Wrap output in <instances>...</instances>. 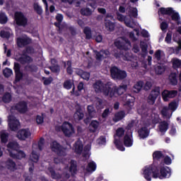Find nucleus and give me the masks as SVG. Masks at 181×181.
Instances as JSON below:
<instances>
[{"mask_svg": "<svg viewBox=\"0 0 181 181\" xmlns=\"http://www.w3.org/2000/svg\"><path fill=\"white\" fill-rule=\"evenodd\" d=\"M93 87L96 93H103V95L110 97V98H117V97L122 95L128 89V85L127 84L122 83L119 86H117L110 83L105 84L101 81H96Z\"/></svg>", "mask_w": 181, "mask_h": 181, "instance_id": "1", "label": "nucleus"}, {"mask_svg": "<svg viewBox=\"0 0 181 181\" xmlns=\"http://www.w3.org/2000/svg\"><path fill=\"white\" fill-rule=\"evenodd\" d=\"M144 177L147 181L153 179H169L172 176V170L168 166H163L153 163L149 166H146L143 172Z\"/></svg>", "mask_w": 181, "mask_h": 181, "instance_id": "2", "label": "nucleus"}, {"mask_svg": "<svg viewBox=\"0 0 181 181\" xmlns=\"http://www.w3.org/2000/svg\"><path fill=\"white\" fill-rule=\"evenodd\" d=\"M110 77L113 80H118L119 81L124 80V78H127L128 76L126 71L118 68L117 66H112L110 67Z\"/></svg>", "mask_w": 181, "mask_h": 181, "instance_id": "3", "label": "nucleus"}, {"mask_svg": "<svg viewBox=\"0 0 181 181\" xmlns=\"http://www.w3.org/2000/svg\"><path fill=\"white\" fill-rule=\"evenodd\" d=\"M62 131L66 138H71L74 134H76V130L73 124L69 122H64L62 126Z\"/></svg>", "mask_w": 181, "mask_h": 181, "instance_id": "4", "label": "nucleus"}, {"mask_svg": "<svg viewBox=\"0 0 181 181\" xmlns=\"http://www.w3.org/2000/svg\"><path fill=\"white\" fill-rule=\"evenodd\" d=\"M51 149L52 152H54V153L58 156H66L67 155V153H66V148L56 141L52 143Z\"/></svg>", "mask_w": 181, "mask_h": 181, "instance_id": "5", "label": "nucleus"}, {"mask_svg": "<svg viewBox=\"0 0 181 181\" xmlns=\"http://www.w3.org/2000/svg\"><path fill=\"white\" fill-rule=\"evenodd\" d=\"M160 95V87L156 86L150 93L147 98V103L150 104V105H153L155 104V101H156V98L159 97Z\"/></svg>", "mask_w": 181, "mask_h": 181, "instance_id": "6", "label": "nucleus"}, {"mask_svg": "<svg viewBox=\"0 0 181 181\" xmlns=\"http://www.w3.org/2000/svg\"><path fill=\"white\" fill-rule=\"evenodd\" d=\"M14 20L18 26L25 28V26L28 25V18L22 12H16L14 14Z\"/></svg>", "mask_w": 181, "mask_h": 181, "instance_id": "7", "label": "nucleus"}, {"mask_svg": "<svg viewBox=\"0 0 181 181\" xmlns=\"http://www.w3.org/2000/svg\"><path fill=\"white\" fill-rule=\"evenodd\" d=\"M8 127L11 131H18V129H19L21 123L19 122V120L15 117V116H8Z\"/></svg>", "mask_w": 181, "mask_h": 181, "instance_id": "8", "label": "nucleus"}, {"mask_svg": "<svg viewBox=\"0 0 181 181\" xmlns=\"http://www.w3.org/2000/svg\"><path fill=\"white\" fill-rule=\"evenodd\" d=\"M162 98L163 101L165 103L169 101V98H175L176 95H177V90H164L162 93Z\"/></svg>", "mask_w": 181, "mask_h": 181, "instance_id": "9", "label": "nucleus"}, {"mask_svg": "<svg viewBox=\"0 0 181 181\" xmlns=\"http://www.w3.org/2000/svg\"><path fill=\"white\" fill-rule=\"evenodd\" d=\"M14 110L20 114H25V112H28V103L25 100L18 102L14 106Z\"/></svg>", "mask_w": 181, "mask_h": 181, "instance_id": "10", "label": "nucleus"}, {"mask_svg": "<svg viewBox=\"0 0 181 181\" xmlns=\"http://www.w3.org/2000/svg\"><path fill=\"white\" fill-rule=\"evenodd\" d=\"M48 69L57 76L60 74V65L56 59H51V66Z\"/></svg>", "mask_w": 181, "mask_h": 181, "instance_id": "11", "label": "nucleus"}, {"mask_svg": "<svg viewBox=\"0 0 181 181\" xmlns=\"http://www.w3.org/2000/svg\"><path fill=\"white\" fill-rule=\"evenodd\" d=\"M16 136L20 141H25L30 136V132L29 129H21L17 132Z\"/></svg>", "mask_w": 181, "mask_h": 181, "instance_id": "12", "label": "nucleus"}, {"mask_svg": "<svg viewBox=\"0 0 181 181\" xmlns=\"http://www.w3.org/2000/svg\"><path fill=\"white\" fill-rule=\"evenodd\" d=\"M9 155L11 158H13V159L21 160V159H23V158H26V153H25V151L19 149L15 153L9 150Z\"/></svg>", "mask_w": 181, "mask_h": 181, "instance_id": "13", "label": "nucleus"}, {"mask_svg": "<svg viewBox=\"0 0 181 181\" xmlns=\"http://www.w3.org/2000/svg\"><path fill=\"white\" fill-rule=\"evenodd\" d=\"M18 62L21 63V64H29L33 62L32 57L26 54L23 55V52H22L21 56L18 58Z\"/></svg>", "mask_w": 181, "mask_h": 181, "instance_id": "14", "label": "nucleus"}, {"mask_svg": "<svg viewBox=\"0 0 181 181\" xmlns=\"http://www.w3.org/2000/svg\"><path fill=\"white\" fill-rule=\"evenodd\" d=\"M123 144L126 148H131L134 145L132 134H126L123 138Z\"/></svg>", "mask_w": 181, "mask_h": 181, "instance_id": "15", "label": "nucleus"}, {"mask_svg": "<svg viewBox=\"0 0 181 181\" xmlns=\"http://www.w3.org/2000/svg\"><path fill=\"white\" fill-rule=\"evenodd\" d=\"M150 133L151 131H149V129L146 127H143L138 130L139 136L141 139H145V138H148Z\"/></svg>", "mask_w": 181, "mask_h": 181, "instance_id": "16", "label": "nucleus"}, {"mask_svg": "<svg viewBox=\"0 0 181 181\" xmlns=\"http://www.w3.org/2000/svg\"><path fill=\"white\" fill-rule=\"evenodd\" d=\"M7 148L8 149V152L11 151V152L15 153L16 151H19V143L16 141H9L7 144Z\"/></svg>", "mask_w": 181, "mask_h": 181, "instance_id": "17", "label": "nucleus"}, {"mask_svg": "<svg viewBox=\"0 0 181 181\" xmlns=\"http://www.w3.org/2000/svg\"><path fill=\"white\" fill-rule=\"evenodd\" d=\"M28 45H30V39L23 37L17 38L18 47H25V46H28Z\"/></svg>", "mask_w": 181, "mask_h": 181, "instance_id": "18", "label": "nucleus"}, {"mask_svg": "<svg viewBox=\"0 0 181 181\" xmlns=\"http://www.w3.org/2000/svg\"><path fill=\"white\" fill-rule=\"evenodd\" d=\"M175 10H173V8L172 7H161L158 10V13H161L162 15H168V16H170L172 13H174Z\"/></svg>", "mask_w": 181, "mask_h": 181, "instance_id": "19", "label": "nucleus"}, {"mask_svg": "<svg viewBox=\"0 0 181 181\" xmlns=\"http://www.w3.org/2000/svg\"><path fill=\"white\" fill-rule=\"evenodd\" d=\"M76 73L77 76H79L83 80H86V81H88V80H90V73L84 71L83 69H77L76 71Z\"/></svg>", "mask_w": 181, "mask_h": 181, "instance_id": "20", "label": "nucleus"}, {"mask_svg": "<svg viewBox=\"0 0 181 181\" xmlns=\"http://www.w3.org/2000/svg\"><path fill=\"white\" fill-rule=\"evenodd\" d=\"M74 118L76 121H81L84 118V113L81 107H78L76 110L75 113L74 114Z\"/></svg>", "mask_w": 181, "mask_h": 181, "instance_id": "21", "label": "nucleus"}, {"mask_svg": "<svg viewBox=\"0 0 181 181\" xmlns=\"http://www.w3.org/2000/svg\"><path fill=\"white\" fill-rule=\"evenodd\" d=\"M69 172L74 176V175H77V161L74 160H71Z\"/></svg>", "mask_w": 181, "mask_h": 181, "instance_id": "22", "label": "nucleus"}, {"mask_svg": "<svg viewBox=\"0 0 181 181\" xmlns=\"http://www.w3.org/2000/svg\"><path fill=\"white\" fill-rule=\"evenodd\" d=\"M6 166V168L8 169V170H11V172H15V170H16V163L13 161L11 158L7 160Z\"/></svg>", "mask_w": 181, "mask_h": 181, "instance_id": "23", "label": "nucleus"}, {"mask_svg": "<svg viewBox=\"0 0 181 181\" xmlns=\"http://www.w3.org/2000/svg\"><path fill=\"white\" fill-rule=\"evenodd\" d=\"M75 148V153L77 155H81V153L83 152V143L81 141H76L74 144Z\"/></svg>", "mask_w": 181, "mask_h": 181, "instance_id": "24", "label": "nucleus"}, {"mask_svg": "<svg viewBox=\"0 0 181 181\" xmlns=\"http://www.w3.org/2000/svg\"><path fill=\"white\" fill-rule=\"evenodd\" d=\"M105 29L109 32H112L115 29V24L110 20L105 19Z\"/></svg>", "mask_w": 181, "mask_h": 181, "instance_id": "25", "label": "nucleus"}, {"mask_svg": "<svg viewBox=\"0 0 181 181\" xmlns=\"http://www.w3.org/2000/svg\"><path fill=\"white\" fill-rule=\"evenodd\" d=\"M158 129L160 132L165 133L168 129H169V124L166 121H163L158 126Z\"/></svg>", "mask_w": 181, "mask_h": 181, "instance_id": "26", "label": "nucleus"}, {"mask_svg": "<svg viewBox=\"0 0 181 181\" xmlns=\"http://www.w3.org/2000/svg\"><path fill=\"white\" fill-rule=\"evenodd\" d=\"M125 118V111L122 110L118 112L115 115V122H118V121H121V119H124Z\"/></svg>", "mask_w": 181, "mask_h": 181, "instance_id": "27", "label": "nucleus"}, {"mask_svg": "<svg viewBox=\"0 0 181 181\" xmlns=\"http://www.w3.org/2000/svg\"><path fill=\"white\" fill-rule=\"evenodd\" d=\"M169 81L172 86H177V74L171 73L169 76Z\"/></svg>", "mask_w": 181, "mask_h": 181, "instance_id": "28", "label": "nucleus"}, {"mask_svg": "<svg viewBox=\"0 0 181 181\" xmlns=\"http://www.w3.org/2000/svg\"><path fill=\"white\" fill-rule=\"evenodd\" d=\"M114 144L119 151H122V152H124L125 151V147H124V144L121 141V140L118 139H115Z\"/></svg>", "mask_w": 181, "mask_h": 181, "instance_id": "29", "label": "nucleus"}, {"mask_svg": "<svg viewBox=\"0 0 181 181\" xmlns=\"http://www.w3.org/2000/svg\"><path fill=\"white\" fill-rule=\"evenodd\" d=\"M144 81H139L138 82H136V83L134 86V93H139V91H141V90H142V88L144 87Z\"/></svg>", "mask_w": 181, "mask_h": 181, "instance_id": "30", "label": "nucleus"}, {"mask_svg": "<svg viewBox=\"0 0 181 181\" xmlns=\"http://www.w3.org/2000/svg\"><path fill=\"white\" fill-rule=\"evenodd\" d=\"M74 86V82L71 79L66 80L63 83V87L65 90H71L72 87Z\"/></svg>", "mask_w": 181, "mask_h": 181, "instance_id": "31", "label": "nucleus"}, {"mask_svg": "<svg viewBox=\"0 0 181 181\" xmlns=\"http://www.w3.org/2000/svg\"><path fill=\"white\" fill-rule=\"evenodd\" d=\"M165 158V156H163V153L162 151H155L153 153V159L154 160H159L160 159H163Z\"/></svg>", "mask_w": 181, "mask_h": 181, "instance_id": "32", "label": "nucleus"}, {"mask_svg": "<svg viewBox=\"0 0 181 181\" xmlns=\"http://www.w3.org/2000/svg\"><path fill=\"white\" fill-rule=\"evenodd\" d=\"M80 12L83 16H91L93 15V11L90 8H83Z\"/></svg>", "mask_w": 181, "mask_h": 181, "instance_id": "33", "label": "nucleus"}, {"mask_svg": "<svg viewBox=\"0 0 181 181\" xmlns=\"http://www.w3.org/2000/svg\"><path fill=\"white\" fill-rule=\"evenodd\" d=\"M170 16H171L172 21L177 22V25H181L180 15H179V13L175 12V11H174V13H173Z\"/></svg>", "mask_w": 181, "mask_h": 181, "instance_id": "34", "label": "nucleus"}, {"mask_svg": "<svg viewBox=\"0 0 181 181\" xmlns=\"http://www.w3.org/2000/svg\"><path fill=\"white\" fill-rule=\"evenodd\" d=\"M83 33L86 35V39L90 40L93 37V34L91 33V28L90 27H85L83 29Z\"/></svg>", "mask_w": 181, "mask_h": 181, "instance_id": "35", "label": "nucleus"}, {"mask_svg": "<svg viewBox=\"0 0 181 181\" xmlns=\"http://www.w3.org/2000/svg\"><path fill=\"white\" fill-rule=\"evenodd\" d=\"M95 169H97V164L94 161L88 163L86 167L87 172H95Z\"/></svg>", "mask_w": 181, "mask_h": 181, "instance_id": "36", "label": "nucleus"}, {"mask_svg": "<svg viewBox=\"0 0 181 181\" xmlns=\"http://www.w3.org/2000/svg\"><path fill=\"white\" fill-rule=\"evenodd\" d=\"M33 9L37 15L40 16L43 13V9H42V6H40L38 3L33 4Z\"/></svg>", "mask_w": 181, "mask_h": 181, "instance_id": "37", "label": "nucleus"}, {"mask_svg": "<svg viewBox=\"0 0 181 181\" xmlns=\"http://www.w3.org/2000/svg\"><path fill=\"white\" fill-rule=\"evenodd\" d=\"M49 173H51V177L52 179H62V175L59 173H56V171H54V169L53 168H49Z\"/></svg>", "mask_w": 181, "mask_h": 181, "instance_id": "38", "label": "nucleus"}, {"mask_svg": "<svg viewBox=\"0 0 181 181\" xmlns=\"http://www.w3.org/2000/svg\"><path fill=\"white\" fill-rule=\"evenodd\" d=\"M2 101L6 104L8 103H11V101H12V95H11V93H6L2 97Z\"/></svg>", "mask_w": 181, "mask_h": 181, "instance_id": "39", "label": "nucleus"}, {"mask_svg": "<svg viewBox=\"0 0 181 181\" xmlns=\"http://www.w3.org/2000/svg\"><path fill=\"white\" fill-rule=\"evenodd\" d=\"M31 155V160H33V162H35V163H37V162H39V154H37V152H36V151L35 150H33Z\"/></svg>", "mask_w": 181, "mask_h": 181, "instance_id": "40", "label": "nucleus"}, {"mask_svg": "<svg viewBox=\"0 0 181 181\" xmlns=\"http://www.w3.org/2000/svg\"><path fill=\"white\" fill-rule=\"evenodd\" d=\"M22 53L23 56H25V54H33V53H35V49L30 46H28L24 50H23Z\"/></svg>", "mask_w": 181, "mask_h": 181, "instance_id": "41", "label": "nucleus"}, {"mask_svg": "<svg viewBox=\"0 0 181 181\" xmlns=\"http://www.w3.org/2000/svg\"><path fill=\"white\" fill-rule=\"evenodd\" d=\"M124 135H125V129H124L123 127L117 128L116 130V136H117V138H122Z\"/></svg>", "mask_w": 181, "mask_h": 181, "instance_id": "42", "label": "nucleus"}, {"mask_svg": "<svg viewBox=\"0 0 181 181\" xmlns=\"http://www.w3.org/2000/svg\"><path fill=\"white\" fill-rule=\"evenodd\" d=\"M8 138H9L8 133H1L0 135L1 144H6L8 142Z\"/></svg>", "mask_w": 181, "mask_h": 181, "instance_id": "43", "label": "nucleus"}, {"mask_svg": "<svg viewBox=\"0 0 181 181\" xmlns=\"http://www.w3.org/2000/svg\"><path fill=\"white\" fill-rule=\"evenodd\" d=\"M6 22H8L6 14L4 12L0 13V23H1V25H5Z\"/></svg>", "mask_w": 181, "mask_h": 181, "instance_id": "44", "label": "nucleus"}, {"mask_svg": "<svg viewBox=\"0 0 181 181\" xmlns=\"http://www.w3.org/2000/svg\"><path fill=\"white\" fill-rule=\"evenodd\" d=\"M139 112H141V115L148 117V115H149V108L145 106H141V109L139 110Z\"/></svg>", "mask_w": 181, "mask_h": 181, "instance_id": "45", "label": "nucleus"}, {"mask_svg": "<svg viewBox=\"0 0 181 181\" xmlns=\"http://www.w3.org/2000/svg\"><path fill=\"white\" fill-rule=\"evenodd\" d=\"M3 74H4V77H6V78L11 77L13 74L12 69H11L9 68H6L3 71Z\"/></svg>", "mask_w": 181, "mask_h": 181, "instance_id": "46", "label": "nucleus"}, {"mask_svg": "<svg viewBox=\"0 0 181 181\" xmlns=\"http://www.w3.org/2000/svg\"><path fill=\"white\" fill-rule=\"evenodd\" d=\"M0 36L3 39H9L11 37V33L9 31L2 30L0 32Z\"/></svg>", "mask_w": 181, "mask_h": 181, "instance_id": "47", "label": "nucleus"}, {"mask_svg": "<svg viewBox=\"0 0 181 181\" xmlns=\"http://www.w3.org/2000/svg\"><path fill=\"white\" fill-rule=\"evenodd\" d=\"M124 106L128 107L129 110H132V107H134V99H128L124 103Z\"/></svg>", "mask_w": 181, "mask_h": 181, "instance_id": "48", "label": "nucleus"}, {"mask_svg": "<svg viewBox=\"0 0 181 181\" xmlns=\"http://www.w3.org/2000/svg\"><path fill=\"white\" fill-rule=\"evenodd\" d=\"M168 110H170L171 111H176L177 110V104L176 102H171L168 105Z\"/></svg>", "mask_w": 181, "mask_h": 181, "instance_id": "49", "label": "nucleus"}, {"mask_svg": "<svg viewBox=\"0 0 181 181\" xmlns=\"http://www.w3.org/2000/svg\"><path fill=\"white\" fill-rule=\"evenodd\" d=\"M15 74H16V81L18 83V81H21L23 78V74H22L21 71L15 72Z\"/></svg>", "mask_w": 181, "mask_h": 181, "instance_id": "50", "label": "nucleus"}, {"mask_svg": "<svg viewBox=\"0 0 181 181\" xmlns=\"http://www.w3.org/2000/svg\"><path fill=\"white\" fill-rule=\"evenodd\" d=\"M160 28L163 32H165V30H167L169 28V24H168V23H166L165 21H163L160 23Z\"/></svg>", "mask_w": 181, "mask_h": 181, "instance_id": "51", "label": "nucleus"}, {"mask_svg": "<svg viewBox=\"0 0 181 181\" xmlns=\"http://www.w3.org/2000/svg\"><path fill=\"white\" fill-rule=\"evenodd\" d=\"M140 47L142 53H144L145 55L148 54V45L141 43Z\"/></svg>", "mask_w": 181, "mask_h": 181, "instance_id": "52", "label": "nucleus"}, {"mask_svg": "<svg viewBox=\"0 0 181 181\" xmlns=\"http://www.w3.org/2000/svg\"><path fill=\"white\" fill-rule=\"evenodd\" d=\"M87 110L90 117H93V114H95V110H94V107L92 105H88L87 107Z\"/></svg>", "mask_w": 181, "mask_h": 181, "instance_id": "53", "label": "nucleus"}, {"mask_svg": "<svg viewBox=\"0 0 181 181\" xmlns=\"http://www.w3.org/2000/svg\"><path fill=\"white\" fill-rule=\"evenodd\" d=\"M44 142H45V139L41 137L39 141L37 142V147L39 151H43Z\"/></svg>", "mask_w": 181, "mask_h": 181, "instance_id": "54", "label": "nucleus"}, {"mask_svg": "<svg viewBox=\"0 0 181 181\" xmlns=\"http://www.w3.org/2000/svg\"><path fill=\"white\" fill-rule=\"evenodd\" d=\"M161 55H162V51L160 49H158L156 51L154 54V57L159 62L161 59Z\"/></svg>", "mask_w": 181, "mask_h": 181, "instance_id": "55", "label": "nucleus"}, {"mask_svg": "<svg viewBox=\"0 0 181 181\" xmlns=\"http://www.w3.org/2000/svg\"><path fill=\"white\" fill-rule=\"evenodd\" d=\"M165 43L168 45L172 43V33H168L165 38Z\"/></svg>", "mask_w": 181, "mask_h": 181, "instance_id": "56", "label": "nucleus"}, {"mask_svg": "<svg viewBox=\"0 0 181 181\" xmlns=\"http://www.w3.org/2000/svg\"><path fill=\"white\" fill-rule=\"evenodd\" d=\"M151 88H152V83H151L150 81H146L144 86V90L145 91H149Z\"/></svg>", "mask_w": 181, "mask_h": 181, "instance_id": "57", "label": "nucleus"}, {"mask_svg": "<svg viewBox=\"0 0 181 181\" xmlns=\"http://www.w3.org/2000/svg\"><path fill=\"white\" fill-rule=\"evenodd\" d=\"M115 46L117 47V49H119V50H124V45H122L121 41H115Z\"/></svg>", "mask_w": 181, "mask_h": 181, "instance_id": "58", "label": "nucleus"}, {"mask_svg": "<svg viewBox=\"0 0 181 181\" xmlns=\"http://www.w3.org/2000/svg\"><path fill=\"white\" fill-rule=\"evenodd\" d=\"M90 125L94 129H97L98 128V126L100 125V123L97 120H93Z\"/></svg>", "mask_w": 181, "mask_h": 181, "instance_id": "59", "label": "nucleus"}, {"mask_svg": "<svg viewBox=\"0 0 181 181\" xmlns=\"http://www.w3.org/2000/svg\"><path fill=\"white\" fill-rule=\"evenodd\" d=\"M71 36H76L77 35V31L76 30V28L73 26H70L68 28Z\"/></svg>", "mask_w": 181, "mask_h": 181, "instance_id": "60", "label": "nucleus"}, {"mask_svg": "<svg viewBox=\"0 0 181 181\" xmlns=\"http://www.w3.org/2000/svg\"><path fill=\"white\" fill-rule=\"evenodd\" d=\"M169 111V108L166 106L163 107L161 110V115L163 117H168V112Z\"/></svg>", "mask_w": 181, "mask_h": 181, "instance_id": "61", "label": "nucleus"}, {"mask_svg": "<svg viewBox=\"0 0 181 181\" xmlns=\"http://www.w3.org/2000/svg\"><path fill=\"white\" fill-rule=\"evenodd\" d=\"M163 162L165 165H171L172 164V158L169 156H165L163 159Z\"/></svg>", "mask_w": 181, "mask_h": 181, "instance_id": "62", "label": "nucleus"}, {"mask_svg": "<svg viewBox=\"0 0 181 181\" xmlns=\"http://www.w3.org/2000/svg\"><path fill=\"white\" fill-rule=\"evenodd\" d=\"M87 6H90V8H93V9H95L97 8V1H92L87 4Z\"/></svg>", "mask_w": 181, "mask_h": 181, "instance_id": "63", "label": "nucleus"}, {"mask_svg": "<svg viewBox=\"0 0 181 181\" xmlns=\"http://www.w3.org/2000/svg\"><path fill=\"white\" fill-rule=\"evenodd\" d=\"M173 66H174V67H177V68L180 67L181 61L179 59H176L175 60L173 61Z\"/></svg>", "mask_w": 181, "mask_h": 181, "instance_id": "64", "label": "nucleus"}]
</instances>
